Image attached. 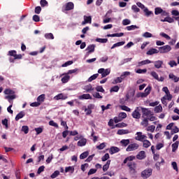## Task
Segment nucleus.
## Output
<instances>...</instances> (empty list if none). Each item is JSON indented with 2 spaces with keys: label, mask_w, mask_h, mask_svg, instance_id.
I'll list each match as a JSON object with an SVG mask.
<instances>
[{
  "label": "nucleus",
  "mask_w": 179,
  "mask_h": 179,
  "mask_svg": "<svg viewBox=\"0 0 179 179\" xmlns=\"http://www.w3.org/2000/svg\"><path fill=\"white\" fill-rule=\"evenodd\" d=\"M4 94H7L5 99L7 100H15L16 99V95H15V92L10 89H6L4 90Z\"/></svg>",
  "instance_id": "obj_1"
},
{
  "label": "nucleus",
  "mask_w": 179,
  "mask_h": 179,
  "mask_svg": "<svg viewBox=\"0 0 179 179\" xmlns=\"http://www.w3.org/2000/svg\"><path fill=\"white\" fill-rule=\"evenodd\" d=\"M152 173H153L152 169H146L141 172L142 178L147 179L152 176Z\"/></svg>",
  "instance_id": "obj_2"
},
{
  "label": "nucleus",
  "mask_w": 179,
  "mask_h": 179,
  "mask_svg": "<svg viewBox=\"0 0 179 179\" xmlns=\"http://www.w3.org/2000/svg\"><path fill=\"white\" fill-rule=\"evenodd\" d=\"M159 52L160 54H167L171 51V46L166 45L162 47L158 48Z\"/></svg>",
  "instance_id": "obj_3"
},
{
  "label": "nucleus",
  "mask_w": 179,
  "mask_h": 179,
  "mask_svg": "<svg viewBox=\"0 0 179 179\" xmlns=\"http://www.w3.org/2000/svg\"><path fill=\"white\" fill-rule=\"evenodd\" d=\"M138 149H139V144L134 143L127 146L126 152H135V150H138Z\"/></svg>",
  "instance_id": "obj_4"
},
{
  "label": "nucleus",
  "mask_w": 179,
  "mask_h": 179,
  "mask_svg": "<svg viewBox=\"0 0 179 179\" xmlns=\"http://www.w3.org/2000/svg\"><path fill=\"white\" fill-rule=\"evenodd\" d=\"M141 110L142 107H137L131 114L133 118H135L136 120H139V118H141Z\"/></svg>",
  "instance_id": "obj_5"
},
{
  "label": "nucleus",
  "mask_w": 179,
  "mask_h": 179,
  "mask_svg": "<svg viewBox=\"0 0 179 179\" xmlns=\"http://www.w3.org/2000/svg\"><path fill=\"white\" fill-rule=\"evenodd\" d=\"M111 69H99L98 70V73H101V78H106V76H108V74L110 73Z\"/></svg>",
  "instance_id": "obj_6"
},
{
  "label": "nucleus",
  "mask_w": 179,
  "mask_h": 179,
  "mask_svg": "<svg viewBox=\"0 0 179 179\" xmlns=\"http://www.w3.org/2000/svg\"><path fill=\"white\" fill-rule=\"evenodd\" d=\"M7 55L9 57H13L14 59H22V55H17L16 50L8 51Z\"/></svg>",
  "instance_id": "obj_7"
},
{
  "label": "nucleus",
  "mask_w": 179,
  "mask_h": 179,
  "mask_svg": "<svg viewBox=\"0 0 179 179\" xmlns=\"http://www.w3.org/2000/svg\"><path fill=\"white\" fill-rule=\"evenodd\" d=\"M136 136L135 137L136 141H139L140 142H143L145 139H147L148 136L142 134V132L138 131L136 134Z\"/></svg>",
  "instance_id": "obj_8"
},
{
  "label": "nucleus",
  "mask_w": 179,
  "mask_h": 179,
  "mask_svg": "<svg viewBox=\"0 0 179 179\" xmlns=\"http://www.w3.org/2000/svg\"><path fill=\"white\" fill-rule=\"evenodd\" d=\"M150 75H151L152 76V78H154V79H155V80H157L158 82H164V77H160L159 78V74H157V73H156V71H151Z\"/></svg>",
  "instance_id": "obj_9"
},
{
  "label": "nucleus",
  "mask_w": 179,
  "mask_h": 179,
  "mask_svg": "<svg viewBox=\"0 0 179 179\" xmlns=\"http://www.w3.org/2000/svg\"><path fill=\"white\" fill-rule=\"evenodd\" d=\"M74 5L72 2H69L65 4V6L62 8L63 12H65V10H72L73 9Z\"/></svg>",
  "instance_id": "obj_10"
},
{
  "label": "nucleus",
  "mask_w": 179,
  "mask_h": 179,
  "mask_svg": "<svg viewBox=\"0 0 179 179\" xmlns=\"http://www.w3.org/2000/svg\"><path fill=\"white\" fill-rule=\"evenodd\" d=\"M94 108V104H90L87 108H85V112L86 115H90L92 114V110Z\"/></svg>",
  "instance_id": "obj_11"
},
{
  "label": "nucleus",
  "mask_w": 179,
  "mask_h": 179,
  "mask_svg": "<svg viewBox=\"0 0 179 179\" xmlns=\"http://www.w3.org/2000/svg\"><path fill=\"white\" fill-rule=\"evenodd\" d=\"M86 143H87V140L83 137H81L80 140L78 141L77 145L78 146H86Z\"/></svg>",
  "instance_id": "obj_12"
},
{
  "label": "nucleus",
  "mask_w": 179,
  "mask_h": 179,
  "mask_svg": "<svg viewBox=\"0 0 179 179\" xmlns=\"http://www.w3.org/2000/svg\"><path fill=\"white\" fill-rule=\"evenodd\" d=\"M68 96L64 94H59L54 97V100H66Z\"/></svg>",
  "instance_id": "obj_13"
},
{
  "label": "nucleus",
  "mask_w": 179,
  "mask_h": 179,
  "mask_svg": "<svg viewBox=\"0 0 179 179\" xmlns=\"http://www.w3.org/2000/svg\"><path fill=\"white\" fill-rule=\"evenodd\" d=\"M146 158V154L145 151H140L138 154L136 155V159L138 160H143V159Z\"/></svg>",
  "instance_id": "obj_14"
},
{
  "label": "nucleus",
  "mask_w": 179,
  "mask_h": 179,
  "mask_svg": "<svg viewBox=\"0 0 179 179\" xmlns=\"http://www.w3.org/2000/svg\"><path fill=\"white\" fill-rule=\"evenodd\" d=\"M94 48H96V45H90L87 46V48H86V51H88L87 52V55H89V54H92V52H94Z\"/></svg>",
  "instance_id": "obj_15"
},
{
  "label": "nucleus",
  "mask_w": 179,
  "mask_h": 179,
  "mask_svg": "<svg viewBox=\"0 0 179 179\" xmlns=\"http://www.w3.org/2000/svg\"><path fill=\"white\" fill-rule=\"evenodd\" d=\"M80 100H92V96L90 94H84L78 96Z\"/></svg>",
  "instance_id": "obj_16"
},
{
  "label": "nucleus",
  "mask_w": 179,
  "mask_h": 179,
  "mask_svg": "<svg viewBox=\"0 0 179 179\" xmlns=\"http://www.w3.org/2000/svg\"><path fill=\"white\" fill-rule=\"evenodd\" d=\"M87 23L92 24V17L84 15V21L82 22V24L85 26Z\"/></svg>",
  "instance_id": "obj_17"
},
{
  "label": "nucleus",
  "mask_w": 179,
  "mask_h": 179,
  "mask_svg": "<svg viewBox=\"0 0 179 179\" xmlns=\"http://www.w3.org/2000/svg\"><path fill=\"white\" fill-rule=\"evenodd\" d=\"M152 64H154L155 67L157 69H160V68H162V65H163V61L161 60H158V61H155V62H152Z\"/></svg>",
  "instance_id": "obj_18"
},
{
  "label": "nucleus",
  "mask_w": 179,
  "mask_h": 179,
  "mask_svg": "<svg viewBox=\"0 0 179 179\" xmlns=\"http://www.w3.org/2000/svg\"><path fill=\"white\" fill-rule=\"evenodd\" d=\"M148 64H153V62L149 59L141 61L138 63L137 66H143V65H148Z\"/></svg>",
  "instance_id": "obj_19"
},
{
  "label": "nucleus",
  "mask_w": 179,
  "mask_h": 179,
  "mask_svg": "<svg viewBox=\"0 0 179 179\" xmlns=\"http://www.w3.org/2000/svg\"><path fill=\"white\" fill-rule=\"evenodd\" d=\"M84 90H85L87 93H90V92H93V90H94V87H93L91 84H89L84 87Z\"/></svg>",
  "instance_id": "obj_20"
},
{
  "label": "nucleus",
  "mask_w": 179,
  "mask_h": 179,
  "mask_svg": "<svg viewBox=\"0 0 179 179\" xmlns=\"http://www.w3.org/2000/svg\"><path fill=\"white\" fill-rule=\"evenodd\" d=\"M120 152V148L117 147H111L109 150L110 155H114L115 153H118Z\"/></svg>",
  "instance_id": "obj_21"
},
{
  "label": "nucleus",
  "mask_w": 179,
  "mask_h": 179,
  "mask_svg": "<svg viewBox=\"0 0 179 179\" xmlns=\"http://www.w3.org/2000/svg\"><path fill=\"white\" fill-rule=\"evenodd\" d=\"M159 50L156 48H151L147 52V55H153V54H159Z\"/></svg>",
  "instance_id": "obj_22"
},
{
  "label": "nucleus",
  "mask_w": 179,
  "mask_h": 179,
  "mask_svg": "<svg viewBox=\"0 0 179 179\" xmlns=\"http://www.w3.org/2000/svg\"><path fill=\"white\" fill-rule=\"evenodd\" d=\"M71 79V76L68 73L64 74V76L62 78V83H68Z\"/></svg>",
  "instance_id": "obj_23"
},
{
  "label": "nucleus",
  "mask_w": 179,
  "mask_h": 179,
  "mask_svg": "<svg viewBox=\"0 0 179 179\" xmlns=\"http://www.w3.org/2000/svg\"><path fill=\"white\" fill-rule=\"evenodd\" d=\"M75 171V166H67L65 168V173H71V174H73Z\"/></svg>",
  "instance_id": "obj_24"
},
{
  "label": "nucleus",
  "mask_w": 179,
  "mask_h": 179,
  "mask_svg": "<svg viewBox=\"0 0 179 179\" xmlns=\"http://www.w3.org/2000/svg\"><path fill=\"white\" fill-rule=\"evenodd\" d=\"M26 115V113L23 111L20 112L15 117V121H19L21 118H23Z\"/></svg>",
  "instance_id": "obj_25"
},
{
  "label": "nucleus",
  "mask_w": 179,
  "mask_h": 179,
  "mask_svg": "<svg viewBox=\"0 0 179 179\" xmlns=\"http://www.w3.org/2000/svg\"><path fill=\"white\" fill-rule=\"evenodd\" d=\"M143 10L145 16H147V17H149V16H152V15H153V12L149 10L148 7H145Z\"/></svg>",
  "instance_id": "obj_26"
},
{
  "label": "nucleus",
  "mask_w": 179,
  "mask_h": 179,
  "mask_svg": "<svg viewBox=\"0 0 179 179\" xmlns=\"http://www.w3.org/2000/svg\"><path fill=\"white\" fill-rule=\"evenodd\" d=\"M124 44H125V41L117 42L113 45L111 50H114V48H117V47H122Z\"/></svg>",
  "instance_id": "obj_27"
},
{
  "label": "nucleus",
  "mask_w": 179,
  "mask_h": 179,
  "mask_svg": "<svg viewBox=\"0 0 179 179\" xmlns=\"http://www.w3.org/2000/svg\"><path fill=\"white\" fill-rule=\"evenodd\" d=\"M122 80H124L120 76V77H117V78H115L113 80V81L112 82V83H113V85H117V83H122Z\"/></svg>",
  "instance_id": "obj_28"
},
{
  "label": "nucleus",
  "mask_w": 179,
  "mask_h": 179,
  "mask_svg": "<svg viewBox=\"0 0 179 179\" xmlns=\"http://www.w3.org/2000/svg\"><path fill=\"white\" fill-rule=\"evenodd\" d=\"M169 79H171V80H173V82H175V83H177L179 80V78L173 73H169Z\"/></svg>",
  "instance_id": "obj_29"
},
{
  "label": "nucleus",
  "mask_w": 179,
  "mask_h": 179,
  "mask_svg": "<svg viewBox=\"0 0 179 179\" xmlns=\"http://www.w3.org/2000/svg\"><path fill=\"white\" fill-rule=\"evenodd\" d=\"M152 145V143H150V141H149V140H146L145 139L143 141V147L145 148V149H148V148H150V146Z\"/></svg>",
  "instance_id": "obj_30"
},
{
  "label": "nucleus",
  "mask_w": 179,
  "mask_h": 179,
  "mask_svg": "<svg viewBox=\"0 0 179 179\" xmlns=\"http://www.w3.org/2000/svg\"><path fill=\"white\" fill-rule=\"evenodd\" d=\"M44 37L46 40H54V34L52 33L45 34Z\"/></svg>",
  "instance_id": "obj_31"
},
{
  "label": "nucleus",
  "mask_w": 179,
  "mask_h": 179,
  "mask_svg": "<svg viewBox=\"0 0 179 179\" xmlns=\"http://www.w3.org/2000/svg\"><path fill=\"white\" fill-rule=\"evenodd\" d=\"M132 160H135V156H129L125 158V159L123 161L124 164H127L128 162H132Z\"/></svg>",
  "instance_id": "obj_32"
},
{
  "label": "nucleus",
  "mask_w": 179,
  "mask_h": 179,
  "mask_svg": "<svg viewBox=\"0 0 179 179\" xmlns=\"http://www.w3.org/2000/svg\"><path fill=\"white\" fill-rule=\"evenodd\" d=\"M162 164H164V159L161 157V162H158L155 164V167L157 170H160V166H162Z\"/></svg>",
  "instance_id": "obj_33"
},
{
  "label": "nucleus",
  "mask_w": 179,
  "mask_h": 179,
  "mask_svg": "<svg viewBox=\"0 0 179 179\" xmlns=\"http://www.w3.org/2000/svg\"><path fill=\"white\" fill-rule=\"evenodd\" d=\"M129 139H122L121 141H120V143L122 145V146H128L129 145Z\"/></svg>",
  "instance_id": "obj_34"
},
{
  "label": "nucleus",
  "mask_w": 179,
  "mask_h": 179,
  "mask_svg": "<svg viewBox=\"0 0 179 179\" xmlns=\"http://www.w3.org/2000/svg\"><path fill=\"white\" fill-rule=\"evenodd\" d=\"M97 78H99V73L94 74L88 78L87 82H93V80H96Z\"/></svg>",
  "instance_id": "obj_35"
},
{
  "label": "nucleus",
  "mask_w": 179,
  "mask_h": 179,
  "mask_svg": "<svg viewBox=\"0 0 179 179\" xmlns=\"http://www.w3.org/2000/svg\"><path fill=\"white\" fill-rule=\"evenodd\" d=\"M141 125L146 128L148 125H149V119L145 118L143 120V121L141 122Z\"/></svg>",
  "instance_id": "obj_36"
},
{
  "label": "nucleus",
  "mask_w": 179,
  "mask_h": 179,
  "mask_svg": "<svg viewBox=\"0 0 179 179\" xmlns=\"http://www.w3.org/2000/svg\"><path fill=\"white\" fill-rule=\"evenodd\" d=\"M111 163V160H108L106 164L103 166V171H107L110 168V164Z\"/></svg>",
  "instance_id": "obj_37"
},
{
  "label": "nucleus",
  "mask_w": 179,
  "mask_h": 179,
  "mask_svg": "<svg viewBox=\"0 0 179 179\" xmlns=\"http://www.w3.org/2000/svg\"><path fill=\"white\" fill-rule=\"evenodd\" d=\"M45 100V94H43L38 96L37 98V102L38 103H43Z\"/></svg>",
  "instance_id": "obj_38"
},
{
  "label": "nucleus",
  "mask_w": 179,
  "mask_h": 179,
  "mask_svg": "<svg viewBox=\"0 0 179 179\" xmlns=\"http://www.w3.org/2000/svg\"><path fill=\"white\" fill-rule=\"evenodd\" d=\"M128 31H131L132 30H136V29H139V27L136 25H131L126 27Z\"/></svg>",
  "instance_id": "obj_39"
},
{
  "label": "nucleus",
  "mask_w": 179,
  "mask_h": 179,
  "mask_svg": "<svg viewBox=\"0 0 179 179\" xmlns=\"http://www.w3.org/2000/svg\"><path fill=\"white\" fill-rule=\"evenodd\" d=\"M179 142L176 141L172 144V152H176L178 149Z\"/></svg>",
  "instance_id": "obj_40"
},
{
  "label": "nucleus",
  "mask_w": 179,
  "mask_h": 179,
  "mask_svg": "<svg viewBox=\"0 0 179 179\" xmlns=\"http://www.w3.org/2000/svg\"><path fill=\"white\" fill-rule=\"evenodd\" d=\"M127 134H129L128 130L120 129L117 131V135H126Z\"/></svg>",
  "instance_id": "obj_41"
},
{
  "label": "nucleus",
  "mask_w": 179,
  "mask_h": 179,
  "mask_svg": "<svg viewBox=\"0 0 179 179\" xmlns=\"http://www.w3.org/2000/svg\"><path fill=\"white\" fill-rule=\"evenodd\" d=\"M127 127V124L122 122V123H118L117 124H115L113 127L112 128H124Z\"/></svg>",
  "instance_id": "obj_42"
},
{
  "label": "nucleus",
  "mask_w": 179,
  "mask_h": 179,
  "mask_svg": "<svg viewBox=\"0 0 179 179\" xmlns=\"http://www.w3.org/2000/svg\"><path fill=\"white\" fill-rule=\"evenodd\" d=\"M163 111V107L161 105H159L155 108V113H162Z\"/></svg>",
  "instance_id": "obj_43"
},
{
  "label": "nucleus",
  "mask_w": 179,
  "mask_h": 179,
  "mask_svg": "<svg viewBox=\"0 0 179 179\" xmlns=\"http://www.w3.org/2000/svg\"><path fill=\"white\" fill-rule=\"evenodd\" d=\"M128 167L131 170V171H135V164L132 162H129L127 164Z\"/></svg>",
  "instance_id": "obj_44"
},
{
  "label": "nucleus",
  "mask_w": 179,
  "mask_h": 179,
  "mask_svg": "<svg viewBox=\"0 0 179 179\" xmlns=\"http://www.w3.org/2000/svg\"><path fill=\"white\" fill-rule=\"evenodd\" d=\"M87 156H89V152L85 151L80 155V159H86V157H87Z\"/></svg>",
  "instance_id": "obj_45"
},
{
  "label": "nucleus",
  "mask_w": 179,
  "mask_h": 179,
  "mask_svg": "<svg viewBox=\"0 0 179 179\" xmlns=\"http://www.w3.org/2000/svg\"><path fill=\"white\" fill-rule=\"evenodd\" d=\"M120 108H121V110H123V111H127L128 113H130L131 111V108H128V106H120Z\"/></svg>",
  "instance_id": "obj_46"
},
{
  "label": "nucleus",
  "mask_w": 179,
  "mask_h": 179,
  "mask_svg": "<svg viewBox=\"0 0 179 179\" xmlns=\"http://www.w3.org/2000/svg\"><path fill=\"white\" fill-rule=\"evenodd\" d=\"M143 37L145 38H150L151 37H153V34H150V32H145L143 34Z\"/></svg>",
  "instance_id": "obj_47"
},
{
  "label": "nucleus",
  "mask_w": 179,
  "mask_h": 179,
  "mask_svg": "<svg viewBox=\"0 0 179 179\" xmlns=\"http://www.w3.org/2000/svg\"><path fill=\"white\" fill-rule=\"evenodd\" d=\"M122 24H123V26H128V24H131V20L124 19L122 20Z\"/></svg>",
  "instance_id": "obj_48"
},
{
  "label": "nucleus",
  "mask_w": 179,
  "mask_h": 179,
  "mask_svg": "<svg viewBox=\"0 0 179 179\" xmlns=\"http://www.w3.org/2000/svg\"><path fill=\"white\" fill-rule=\"evenodd\" d=\"M129 75H131V72L129 71H124L122 73V75L120 76L122 77V79H125V78H127V76H129Z\"/></svg>",
  "instance_id": "obj_49"
},
{
  "label": "nucleus",
  "mask_w": 179,
  "mask_h": 179,
  "mask_svg": "<svg viewBox=\"0 0 179 179\" xmlns=\"http://www.w3.org/2000/svg\"><path fill=\"white\" fill-rule=\"evenodd\" d=\"M162 12H163V9H162V8L160 7L155 8V15H160V13L162 14Z\"/></svg>",
  "instance_id": "obj_50"
},
{
  "label": "nucleus",
  "mask_w": 179,
  "mask_h": 179,
  "mask_svg": "<svg viewBox=\"0 0 179 179\" xmlns=\"http://www.w3.org/2000/svg\"><path fill=\"white\" fill-rule=\"evenodd\" d=\"M96 41L97 43H107V41H108V40L107 38H98L96 39Z\"/></svg>",
  "instance_id": "obj_51"
},
{
  "label": "nucleus",
  "mask_w": 179,
  "mask_h": 179,
  "mask_svg": "<svg viewBox=\"0 0 179 179\" xmlns=\"http://www.w3.org/2000/svg\"><path fill=\"white\" fill-rule=\"evenodd\" d=\"M159 36H161L162 37H164L166 40H171V38L170 37V36L167 35L166 34H165L164 32H161L159 34Z\"/></svg>",
  "instance_id": "obj_52"
},
{
  "label": "nucleus",
  "mask_w": 179,
  "mask_h": 179,
  "mask_svg": "<svg viewBox=\"0 0 179 179\" xmlns=\"http://www.w3.org/2000/svg\"><path fill=\"white\" fill-rule=\"evenodd\" d=\"M155 129H156V127L154 125H151L147 127L146 130L149 132H155Z\"/></svg>",
  "instance_id": "obj_53"
},
{
  "label": "nucleus",
  "mask_w": 179,
  "mask_h": 179,
  "mask_svg": "<svg viewBox=\"0 0 179 179\" xmlns=\"http://www.w3.org/2000/svg\"><path fill=\"white\" fill-rule=\"evenodd\" d=\"M21 131L24 132L25 134H29V127L27 126H22Z\"/></svg>",
  "instance_id": "obj_54"
},
{
  "label": "nucleus",
  "mask_w": 179,
  "mask_h": 179,
  "mask_svg": "<svg viewBox=\"0 0 179 179\" xmlns=\"http://www.w3.org/2000/svg\"><path fill=\"white\" fill-rule=\"evenodd\" d=\"M118 90H120V87H118V85H115L113 87H111L110 89V92L113 93V92H118Z\"/></svg>",
  "instance_id": "obj_55"
},
{
  "label": "nucleus",
  "mask_w": 179,
  "mask_h": 179,
  "mask_svg": "<svg viewBox=\"0 0 179 179\" xmlns=\"http://www.w3.org/2000/svg\"><path fill=\"white\" fill-rule=\"evenodd\" d=\"M171 166H172L173 170H175V171L178 172V166H177V162H173L171 163Z\"/></svg>",
  "instance_id": "obj_56"
},
{
  "label": "nucleus",
  "mask_w": 179,
  "mask_h": 179,
  "mask_svg": "<svg viewBox=\"0 0 179 179\" xmlns=\"http://www.w3.org/2000/svg\"><path fill=\"white\" fill-rule=\"evenodd\" d=\"M108 159H110V155L106 153L102 157L101 160L102 162H106V160H108Z\"/></svg>",
  "instance_id": "obj_57"
},
{
  "label": "nucleus",
  "mask_w": 179,
  "mask_h": 179,
  "mask_svg": "<svg viewBox=\"0 0 179 179\" xmlns=\"http://www.w3.org/2000/svg\"><path fill=\"white\" fill-rule=\"evenodd\" d=\"M118 116L120 117V118H121L122 120H125V117H127V113L124 112H121L118 114Z\"/></svg>",
  "instance_id": "obj_58"
},
{
  "label": "nucleus",
  "mask_w": 179,
  "mask_h": 179,
  "mask_svg": "<svg viewBox=\"0 0 179 179\" xmlns=\"http://www.w3.org/2000/svg\"><path fill=\"white\" fill-rule=\"evenodd\" d=\"M168 65H169L171 68H173V66H177V62H176L174 60H172L168 63Z\"/></svg>",
  "instance_id": "obj_59"
},
{
  "label": "nucleus",
  "mask_w": 179,
  "mask_h": 179,
  "mask_svg": "<svg viewBox=\"0 0 179 179\" xmlns=\"http://www.w3.org/2000/svg\"><path fill=\"white\" fill-rule=\"evenodd\" d=\"M141 110L143 111V115H149V114H150V111H149V110L147 108H141Z\"/></svg>",
  "instance_id": "obj_60"
},
{
  "label": "nucleus",
  "mask_w": 179,
  "mask_h": 179,
  "mask_svg": "<svg viewBox=\"0 0 179 179\" xmlns=\"http://www.w3.org/2000/svg\"><path fill=\"white\" fill-rule=\"evenodd\" d=\"M49 125L51 127H55V128H58V124H57L54 120H50L49 122Z\"/></svg>",
  "instance_id": "obj_61"
},
{
  "label": "nucleus",
  "mask_w": 179,
  "mask_h": 179,
  "mask_svg": "<svg viewBox=\"0 0 179 179\" xmlns=\"http://www.w3.org/2000/svg\"><path fill=\"white\" fill-rule=\"evenodd\" d=\"M96 92H101V93H104V92H105L103 87L100 86V85H99L96 87Z\"/></svg>",
  "instance_id": "obj_62"
},
{
  "label": "nucleus",
  "mask_w": 179,
  "mask_h": 179,
  "mask_svg": "<svg viewBox=\"0 0 179 179\" xmlns=\"http://www.w3.org/2000/svg\"><path fill=\"white\" fill-rule=\"evenodd\" d=\"M146 72H148V70L146 69L136 70V73H146Z\"/></svg>",
  "instance_id": "obj_63"
},
{
  "label": "nucleus",
  "mask_w": 179,
  "mask_h": 179,
  "mask_svg": "<svg viewBox=\"0 0 179 179\" xmlns=\"http://www.w3.org/2000/svg\"><path fill=\"white\" fill-rule=\"evenodd\" d=\"M131 9L132 10H134V12H136V13H138V12H140V9L138 8V6H136V5H133L131 6Z\"/></svg>",
  "instance_id": "obj_64"
}]
</instances>
